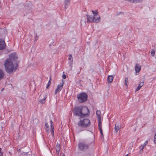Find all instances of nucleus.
<instances>
[{"label":"nucleus","instance_id":"1","mask_svg":"<svg viewBox=\"0 0 156 156\" xmlns=\"http://www.w3.org/2000/svg\"><path fill=\"white\" fill-rule=\"evenodd\" d=\"M9 58L7 59L5 61L4 66L6 71L10 73L16 70L17 68V57L16 54L13 53L9 54Z\"/></svg>","mask_w":156,"mask_h":156},{"label":"nucleus","instance_id":"2","mask_svg":"<svg viewBox=\"0 0 156 156\" xmlns=\"http://www.w3.org/2000/svg\"><path fill=\"white\" fill-rule=\"evenodd\" d=\"M94 16L92 17H90L88 15H87V19L88 22L90 23L95 22L98 23L100 21V17L99 15H98V12L97 11H92Z\"/></svg>","mask_w":156,"mask_h":156},{"label":"nucleus","instance_id":"3","mask_svg":"<svg viewBox=\"0 0 156 156\" xmlns=\"http://www.w3.org/2000/svg\"><path fill=\"white\" fill-rule=\"evenodd\" d=\"M90 124L91 123L90 120L87 118L81 119L77 123L79 127L84 128L89 127Z\"/></svg>","mask_w":156,"mask_h":156},{"label":"nucleus","instance_id":"4","mask_svg":"<svg viewBox=\"0 0 156 156\" xmlns=\"http://www.w3.org/2000/svg\"><path fill=\"white\" fill-rule=\"evenodd\" d=\"M87 95L85 93H82L77 95L78 101L80 103H83L87 101Z\"/></svg>","mask_w":156,"mask_h":156},{"label":"nucleus","instance_id":"5","mask_svg":"<svg viewBox=\"0 0 156 156\" xmlns=\"http://www.w3.org/2000/svg\"><path fill=\"white\" fill-rule=\"evenodd\" d=\"M89 145L86 140L80 142L78 144L79 149L81 151H84L88 148Z\"/></svg>","mask_w":156,"mask_h":156},{"label":"nucleus","instance_id":"6","mask_svg":"<svg viewBox=\"0 0 156 156\" xmlns=\"http://www.w3.org/2000/svg\"><path fill=\"white\" fill-rule=\"evenodd\" d=\"M81 109V106L75 107L73 110V114L76 116H82Z\"/></svg>","mask_w":156,"mask_h":156},{"label":"nucleus","instance_id":"7","mask_svg":"<svg viewBox=\"0 0 156 156\" xmlns=\"http://www.w3.org/2000/svg\"><path fill=\"white\" fill-rule=\"evenodd\" d=\"M81 108L82 117H84L88 114L89 112V110L87 107L81 106Z\"/></svg>","mask_w":156,"mask_h":156},{"label":"nucleus","instance_id":"8","mask_svg":"<svg viewBox=\"0 0 156 156\" xmlns=\"http://www.w3.org/2000/svg\"><path fill=\"white\" fill-rule=\"evenodd\" d=\"M64 82L63 80L60 82V84H58L57 87L55 91V94H56L58 93L63 88Z\"/></svg>","mask_w":156,"mask_h":156},{"label":"nucleus","instance_id":"9","mask_svg":"<svg viewBox=\"0 0 156 156\" xmlns=\"http://www.w3.org/2000/svg\"><path fill=\"white\" fill-rule=\"evenodd\" d=\"M141 69V66L140 65L136 64V65L135 69L136 71V75H138Z\"/></svg>","mask_w":156,"mask_h":156},{"label":"nucleus","instance_id":"10","mask_svg":"<svg viewBox=\"0 0 156 156\" xmlns=\"http://www.w3.org/2000/svg\"><path fill=\"white\" fill-rule=\"evenodd\" d=\"M6 46V44L5 41L3 39H0V50L4 49Z\"/></svg>","mask_w":156,"mask_h":156},{"label":"nucleus","instance_id":"11","mask_svg":"<svg viewBox=\"0 0 156 156\" xmlns=\"http://www.w3.org/2000/svg\"><path fill=\"white\" fill-rule=\"evenodd\" d=\"M50 123H51V133L52 136H54V124L53 123L52 121L51 120L50 121Z\"/></svg>","mask_w":156,"mask_h":156},{"label":"nucleus","instance_id":"12","mask_svg":"<svg viewBox=\"0 0 156 156\" xmlns=\"http://www.w3.org/2000/svg\"><path fill=\"white\" fill-rule=\"evenodd\" d=\"M148 141H146L145 143L140 147V151L141 152L143 151L144 147L147 144Z\"/></svg>","mask_w":156,"mask_h":156},{"label":"nucleus","instance_id":"13","mask_svg":"<svg viewBox=\"0 0 156 156\" xmlns=\"http://www.w3.org/2000/svg\"><path fill=\"white\" fill-rule=\"evenodd\" d=\"M113 79V77L112 76V75L109 76H109H108V80H107L108 83H111L112 82Z\"/></svg>","mask_w":156,"mask_h":156},{"label":"nucleus","instance_id":"14","mask_svg":"<svg viewBox=\"0 0 156 156\" xmlns=\"http://www.w3.org/2000/svg\"><path fill=\"white\" fill-rule=\"evenodd\" d=\"M114 128L116 133H117L119 129V123L117 122L115 124V126Z\"/></svg>","mask_w":156,"mask_h":156},{"label":"nucleus","instance_id":"15","mask_svg":"<svg viewBox=\"0 0 156 156\" xmlns=\"http://www.w3.org/2000/svg\"><path fill=\"white\" fill-rule=\"evenodd\" d=\"M98 125L99 129L102 128V122L101 121V118L98 119Z\"/></svg>","mask_w":156,"mask_h":156},{"label":"nucleus","instance_id":"16","mask_svg":"<svg viewBox=\"0 0 156 156\" xmlns=\"http://www.w3.org/2000/svg\"><path fill=\"white\" fill-rule=\"evenodd\" d=\"M144 82H140V84L139 85L138 87H137V88H136V91H137L138 90H139L140 89V88L144 85Z\"/></svg>","mask_w":156,"mask_h":156},{"label":"nucleus","instance_id":"17","mask_svg":"<svg viewBox=\"0 0 156 156\" xmlns=\"http://www.w3.org/2000/svg\"><path fill=\"white\" fill-rule=\"evenodd\" d=\"M56 150V152H58V153L60 149V145L58 142L57 143L55 147Z\"/></svg>","mask_w":156,"mask_h":156},{"label":"nucleus","instance_id":"18","mask_svg":"<svg viewBox=\"0 0 156 156\" xmlns=\"http://www.w3.org/2000/svg\"><path fill=\"white\" fill-rule=\"evenodd\" d=\"M101 112L99 110H97L96 112V114L97 115L98 119L101 118Z\"/></svg>","mask_w":156,"mask_h":156},{"label":"nucleus","instance_id":"19","mask_svg":"<svg viewBox=\"0 0 156 156\" xmlns=\"http://www.w3.org/2000/svg\"><path fill=\"white\" fill-rule=\"evenodd\" d=\"M44 127L46 131H49V125L48 123H46Z\"/></svg>","mask_w":156,"mask_h":156},{"label":"nucleus","instance_id":"20","mask_svg":"<svg viewBox=\"0 0 156 156\" xmlns=\"http://www.w3.org/2000/svg\"><path fill=\"white\" fill-rule=\"evenodd\" d=\"M4 76V73L2 70L0 69V80H1Z\"/></svg>","mask_w":156,"mask_h":156},{"label":"nucleus","instance_id":"21","mask_svg":"<svg viewBox=\"0 0 156 156\" xmlns=\"http://www.w3.org/2000/svg\"><path fill=\"white\" fill-rule=\"evenodd\" d=\"M47 96L45 95L44 98H43L42 99L40 100L39 101V102L41 103H42V104L44 103L45 102V100L46 99V98H47Z\"/></svg>","mask_w":156,"mask_h":156},{"label":"nucleus","instance_id":"22","mask_svg":"<svg viewBox=\"0 0 156 156\" xmlns=\"http://www.w3.org/2000/svg\"><path fill=\"white\" fill-rule=\"evenodd\" d=\"M51 77L50 78V79L48 83V84L47 86V87H46V88L47 89H48L49 88V87L50 86L51 84Z\"/></svg>","mask_w":156,"mask_h":156},{"label":"nucleus","instance_id":"23","mask_svg":"<svg viewBox=\"0 0 156 156\" xmlns=\"http://www.w3.org/2000/svg\"><path fill=\"white\" fill-rule=\"evenodd\" d=\"M70 0H65V3L66 5H69L70 3Z\"/></svg>","mask_w":156,"mask_h":156},{"label":"nucleus","instance_id":"24","mask_svg":"<svg viewBox=\"0 0 156 156\" xmlns=\"http://www.w3.org/2000/svg\"><path fill=\"white\" fill-rule=\"evenodd\" d=\"M68 59L69 60H70L71 62H73V57L70 54L69 55V57Z\"/></svg>","mask_w":156,"mask_h":156},{"label":"nucleus","instance_id":"25","mask_svg":"<svg viewBox=\"0 0 156 156\" xmlns=\"http://www.w3.org/2000/svg\"><path fill=\"white\" fill-rule=\"evenodd\" d=\"M99 129L100 133L101 135L102 136V137H103V133L102 128H100Z\"/></svg>","mask_w":156,"mask_h":156},{"label":"nucleus","instance_id":"26","mask_svg":"<svg viewBox=\"0 0 156 156\" xmlns=\"http://www.w3.org/2000/svg\"><path fill=\"white\" fill-rule=\"evenodd\" d=\"M155 53V51L154 50H152L151 52V54L152 56H154Z\"/></svg>","mask_w":156,"mask_h":156},{"label":"nucleus","instance_id":"27","mask_svg":"<svg viewBox=\"0 0 156 156\" xmlns=\"http://www.w3.org/2000/svg\"><path fill=\"white\" fill-rule=\"evenodd\" d=\"M154 142L155 143H156V133H155L154 136Z\"/></svg>","mask_w":156,"mask_h":156},{"label":"nucleus","instance_id":"28","mask_svg":"<svg viewBox=\"0 0 156 156\" xmlns=\"http://www.w3.org/2000/svg\"><path fill=\"white\" fill-rule=\"evenodd\" d=\"M62 77L63 79H65L66 78V76L65 75L63 74L62 76Z\"/></svg>","mask_w":156,"mask_h":156},{"label":"nucleus","instance_id":"29","mask_svg":"<svg viewBox=\"0 0 156 156\" xmlns=\"http://www.w3.org/2000/svg\"><path fill=\"white\" fill-rule=\"evenodd\" d=\"M126 79H127V78H125V85L126 86V85H127V82H126Z\"/></svg>","mask_w":156,"mask_h":156},{"label":"nucleus","instance_id":"30","mask_svg":"<svg viewBox=\"0 0 156 156\" xmlns=\"http://www.w3.org/2000/svg\"><path fill=\"white\" fill-rule=\"evenodd\" d=\"M0 156H2V153L1 152V151H0Z\"/></svg>","mask_w":156,"mask_h":156},{"label":"nucleus","instance_id":"31","mask_svg":"<svg viewBox=\"0 0 156 156\" xmlns=\"http://www.w3.org/2000/svg\"><path fill=\"white\" fill-rule=\"evenodd\" d=\"M3 89H4V88H3V89H2V91L3 90Z\"/></svg>","mask_w":156,"mask_h":156},{"label":"nucleus","instance_id":"32","mask_svg":"<svg viewBox=\"0 0 156 156\" xmlns=\"http://www.w3.org/2000/svg\"><path fill=\"white\" fill-rule=\"evenodd\" d=\"M95 19H97V18H96V16H95Z\"/></svg>","mask_w":156,"mask_h":156},{"label":"nucleus","instance_id":"33","mask_svg":"<svg viewBox=\"0 0 156 156\" xmlns=\"http://www.w3.org/2000/svg\"><path fill=\"white\" fill-rule=\"evenodd\" d=\"M65 156V155H63V156Z\"/></svg>","mask_w":156,"mask_h":156},{"label":"nucleus","instance_id":"34","mask_svg":"<svg viewBox=\"0 0 156 156\" xmlns=\"http://www.w3.org/2000/svg\"><path fill=\"white\" fill-rule=\"evenodd\" d=\"M125 156H127V154L125 155Z\"/></svg>","mask_w":156,"mask_h":156}]
</instances>
